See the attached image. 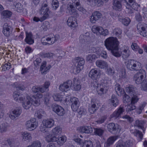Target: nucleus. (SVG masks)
Returning <instances> with one entry per match:
<instances>
[{"label": "nucleus", "instance_id": "24", "mask_svg": "<svg viewBox=\"0 0 147 147\" xmlns=\"http://www.w3.org/2000/svg\"><path fill=\"white\" fill-rule=\"evenodd\" d=\"M67 23L68 25L72 28H75L77 26L76 19L72 16H71L68 18Z\"/></svg>", "mask_w": 147, "mask_h": 147}, {"label": "nucleus", "instance_id": "22", "mask_svg": "<svg viewBox=\"0 0 147 147\" xmlns=\"http://www.w3.org/2000/svg\"><path fill=\"white\" fill-rule=\"evenodd\" d=\"M22 113V110L20 108H17L12 111V113L9 115L10 117L13 120L18 119Z\"/></svg>", "mask_w": 147, "mask_h": 147}, {"label": "nucleus", "instance_id": "20", "mask_svg": "<svg viewBox=\"0 0 147 147\" xmlns=\"http://www.w3.org/2000/svg\"><path fill=\"white\" fill-rule=\"evenodd\" d=\"M26 99L24 98V101H22V105L24 109H29L32 105L31 100L32 99V98L27 96Z\"/></svg>", "mask_w": 147, "mask_h": 147}, {"label": "nucleus", "instance_id": "45", "mask_svg": "<svg viewBox=\"0 0 147 147\" xmlns=\"http://www.w3.org/2000/svg\"><path fill=\"white\" fill-rule=\"evenodd\" d=\"M144 123V121L143 120H137L135 122V126L143 129Z\"/></svg>", "mask_w": 147, "mask_h": 147}, {"label": "nucleus", "instance_id": "14", "mask_svg": "<svg viewBox=\"0 0 147 147\" xmlns=\"http://www.w3.org/2000/svg\"><path fill=\"white\" fill-rule=\"evenodd\" d=\"M49 13L50 11L47 7V5L46 4H43L40 12V14L43 15L42 17L46 20L49 17Z\"/></svg>", "mask_w": 147, "mask_h": 147}, {"label": "nucleus", "instance_id": "29", "mask_svg": "<svg viewBox=\"0 0 147 147\" xmlns=\"http://www.w3.org/2000/svg\"><path fill=\"white\" fill-rule=\"evenodd\" d=\"M133 145V142L129 140L125 142H122L117 144L116 147H131Z\"/></svg>", "mask_w": 147, "mask_h": 147}, {"label": "nucleus", "instance_id": "13", "mask_svg": "<svg viewBox=\"0 0 147 147\" xmlns=\"http://www.w3.org/2000/svg\"><path fill=\"white\" fill-rule=\"evenodd\" d=\"M2 32L4 35L7 37H9L11 34L13 28L8 23H5L3 26Z\"/></svg>", "mask_w": 147, "mask_h": 147}, {"label": "nucleus", "instance_id": "7", "mask_svg": "<svg viewBox=\"0 0 147 147\" xmlns=\"http://www.w3.org/2000/svg\"><path fill=\"white\" fill-rule=\"evenodd\" d=\"M146 76V73L145 71L143 69L140 70L134 76V80L137 84H142L146 80L145 79Z\"/></svg>", "mask_w": 147, "mask_h": 147}, {"label": "nucleus", "instance_id": "5", "mask_svg": "<svg viewBox=\"0 0 147 147\" xmlns=\"http://www.w3.org/2000/svg\"><path fill=\"white\" fill-rule=\"evenodd\" d=\"M59 38L58 35L51 34L48 37L42 38L41 39V42L44 45H51L57 40Z\"/></svg>", "mask_w": 147, "mask_h": 147}, {"label": "nucleus", "instance_id": "55", "mask_svg": "<svg viewBox=\"0 0 147 147\" xmlns=\"http://www.w3.org/2000/svg\"><path fill=\"white\" fill-rule=\"evenodd\" d=\"M113 33L117 36H118L122 33V30L120 29L116 28L114 29Z\"/></svg>", "mask_w": 147, "mask_h": 147}, {"label": "nucleus", "instance_id": "63", "mask_svg": "<svg viewBox=\"0 0 147 147\" xmlns=\"http://www.w3.org/2000/svg\"><path fill=\"white\" fill-rule=\"evenodd\" d=\"M134 136L138 137L140 138V139H142L143 138V134L140 131L137 130L135 133Z\"/></svg>", "mask_w": 147, "mask_h": 147}, {"label": "nucleus", "instance_id": "21", "mask_svg": "<svg viewBox=\"0 0 147 147\" xmlns=\"http://www.w3.org/2000/svg\"><path fill=\"white\" fill-rule=\"evenodd\" d=\"M26 37L24 40L25 42L27 44L31 45L34 42V37L32 33L31 32L26 33Z\"/></svg>", "mask_w": 147, "mask_h": 147}, {"label": "nucleus", "instance_id": "9", "mask_svg": "<svg viewBox=\"0 0 147 147\" xmlns=\"http://www.w3.org/2000/svg\"><path fill=\"white\" fill-rule=\"evenodd\" d=\"M92 30L93 33L97 35L101 34L104 36L108 35L109 33L108 30H104L102 27L100 26H94L92 27Z\"/></svg>", "mask_w": 147, "mask_h": 147}, {"label": "nucleus", "instance_id": "12", "mask_svg": "<svg viewBox=\"0 0 147 147\" xmlns=\"http://www.w3.org/2000/svg\"><path fill=\"white\" fill-rule=\"evenodd\" d=\"M74 141L80 145V147H93L92 142L90 140H85L84 141L82 140L80 138L74 139Z\"/></svg>", "mask_w": 147, "mask_h": 147}, {"label": "nucleus", "instance_id": "56", "mask_svg": "<svg viewBox=\"0 0 147 147\" xmlns=\"http://www.w3.org/2000/svg\"><path fill=\"white\" fill-rule=\"evenodd\" d=\"M41 59L40 58H37L35 61H34V63L35 66L36 67H39L40 64L41 63Z\"/></svg>", "mask_w": 147, "mask_h": 147}, {"label": "nucleus", "instance_id": "23", "mask_svg": "<svg viewBox=\"0 0 147 147\" xmlns=\"http://www.w3.org/2000/svg\"><path fill=\"white\" fill-rule=\"evenodd\" d=\"M47 63L46 61H43L41 65L40 68V70L41 71V73L42 74H46L47 72L49 70L51 67V65H49L47 67H46Z\"/></svg>", "mask_w": 147, "mask_h": 147}, {"label": "nucleus", "instance_id": "15", "mask_svg": "<svg viewBox=\"0 0 147 147\" xmlns=\"http://www.w3.org/2000/svg\"><path fill=\"white\" fill-rule=\"evenodd\" d=\"M96 104H97V103L96 100L94 98H92L90 103L89 104L88 107V110L90 113H93L97 110Z\"/></svg>", "mask_w": 147, "mask_h": 147}, {"label": "nucleus", "instance_id": "38", "mask_svg": "<svg viewBox=\"0 0 147 147\" xmlns=\"http://www.w3.org/2000/svg\"><path fill=\"white\" fill-rule=\"evenodd\" d=\"M32 97L33 98H32V99L31 100L32 105L33 104L35 106L39 105L40 102V99L36 98L34 96H32Z\"/></svg>", "mask_w": 147, "mask_h": 147}, {"label": "nucleus", "instance_id": "53", "mask_svg": "<svg viewBox=\"0 0 147 147\" xmlns=\"http://www.w3.org/2000/svg\"><path fill=\"white\" fill-rule=\"evenodd\" d=\"M141 90L145 91L147 92V79H146L142 84Z\"/></svg>", "mask_w": 147, "mask_h": 147}, {"label": "nucleus", "instance_id": "60", "mask_svg": "<svg viewBox=\"0 0 147 147\" xmlns=\"http://www.w3.org/2000/svg\"><path fill=\"white\" fill-rule=\"evenodd\" d=\"M52 6L56 9L59 6V1L57 0H53L52 3Z\"/></svg>", "mask_w": 147, "mask_h": 147}, {"label": "nucleus", "instance_id": "33", "mask_svg": "<svg viewBox=\"0 0 147 147\" xmlns=\"http://www.w3.org/2000/svg\"><path fill=\"white\" fill-rule=\"evenodd\" d=\"M23 95L22 94H20V93L17 92H15L13 94V98L14 100L18 101V102H21L24 101Z\"/></svg>", "mask_w": 147, "mask_h": 147}, {"label": "nucleus", "instance_id": "48", "mask_svg": "<svg viewBox=\"0 0 147 147\" xmlns=\"http://www.w3.org/2000/svg\"><path fill=\"white\" fill-rule=\"evenodd\" d=\"M67 9L69 10V12L71 15L76 11V9L73 4L68 5Z\"/></svg>", "mask_w": 147, "mask_h": 147}, {"label": "nucleus", "instance_id": "6", "mask_svg": "<svg viewBox=\"0 0 147 147\" xmlns=\"http://www.w3.org/2000/svg\"><path fill=\"white\" fill-rule=\"evenodd\" d=\"M136 88L130 85L126 88V92L129 94L131 98V102L136 103L138 100V96L136 92Z\"/></svg>", "mask_w": 147, "mask_h": 147}, {"label": "nucleus", "instance_id": "43", "mask_svg": "<svg viewBox=\"0 0 147 147\" xmlns=\"http://www.w3.org/2000/svg\"><path fill=\"white\" fill-rule=\"evenodd\" d=\"M135 103L131 102V101L130 104L127 105L126 108V112H128L135 109L136 107L134 105Z\"/></svg>", "mask_w": 147, "mask_h": 147}, {"label": "nucleus", "instance_id": "32", "mask_svg": "<svg viewBox=\"0 0 147 147\" xmlns=\"http://www.w3.org/2000/svg\"><path fill=\"white\" fill-rule=\"evenodd\" d=\"M115 90L119 96H121L125 93L124 90L121 88V85L119 84H117L115 85Z\"/></svg>", "mask_w": 147, "mask_h": 147}, {"label": "nucleus", "instance_id": "61", "mask_svg": "<svg viewBox=\"0 0 147 147\" xmlns=\"http://www.w3.org/2000/svg\"><path fill=\"white\" fill-rule=\"evenodd\" d=\"M130 22V20L127 17H126L123 20L122 23L125 26H127Z\"/></svg>", "mask_w": 147, "mask_h": 147}, {"label": "nucleus", "instance_id": "26", "mask_svg": "<svg viewBox=\"0 0 147 147\" xmlns=\"http://www.w3.org/2000/svg\"><path fill=\"white\" fill-rule=\"evenodd\" d=\"M96 64L98 67L101 69L106 68L108 66L107 62L102 60H98L96 61Z\"/></svg>", "mask_w": 147, "mask_h": 147}, {"label": "nucleus", "instance_id": "51", "mask_svg": "<svg viewBox=\"0 0 147 147\" xmlns=\"http://www.w3.org/2000/svg\"><path fill=\"white\" fill-rule=\"evenodd\" d=\"M7 125L5 123H3L0 125V131L1 133L5 132L7 130Z\"/></svg>", "mask_w": 147, "mask_h": 147}, {"label": "nucleus", "instance_id": "64", "mask_svg": "<svg viewBox=\"0 0 147 147\" xmlns=\"http://www.w3.org/2000/svg\"><path fill=\"white\" fill-rule=\"evenodd\" d=\"M3 68L4 71L8 70L11 67V65L10 63H5L3 66Z\"/></svg>", "mask_w": 147, "mask_h": 147}, {"label": "nucleus", "instance_id": "8", "mask_svg": "<svg viewBox=\"0 0 147 147\" xmlns=\"http://www.w3.org/2000/svg\"><path fill=\"white\" fill-rule=\"evenodd\" d=\"M107 127L108 131L113 134H118L120 131V126L117 124L110 123L107 125Z\"/></svg>", "mask_w": 147, "mask_h": 147}, {"label": "nucleus", "instance_id": "50", "mask_svg": "<svg viewBox=\"0 0 147 147\" xmlns=\"http://www.w3.org/2000/svg\"><path fill=\"white\" fill-rule=\"evenodd\" d=\"M66 85V84L64 83L59 87V90L63 92L67 91L69 89V88Z\"/></svg>", "mask_w": 147, "mask_h": 147}, {"label": "nucleus", "instance_id": "25", "mask_svg": "<svg viewBox=\"0 0 147 147\" xmlns=\"http://www.w3.org/2000/svg\"><path fill=\"white\" fill-rule=\"evenodd\" d=\"M81 88L80 85V81L78 78H74L73 80V84L72 87L73 90L75 91L79 90Z\"/></svg>", "mask_w": 147, "mask_h": 147}, {"label": "nucleus", "instance_id": "62", "mask_svg": "<svg viewBox=\"0 0 147 147\" xmlns=\"http://www.w3.org/2000/svg\"><path fill=\"white\" fill-rule=\"evenodd\" d=\"M33 21L35 22H38L39 21L42 22L45 20L44 17H42L39 18L38 17L35 16L33 18Z\"/></svg>", "mask_w": 147, "mask_h": 147}, {"label": "nucleus", "instance_id": "57", "mask_svg": "<svg viewBox=\"0 0 147 147\" xmlns=\"http://www.w3.org/2000/svg\"><path fill=\"white\" fill-rule=\"evenodd\" d=\"M53 99L55 101H61L62 100L61 96L58 94H54L53 95Z\"/></svg>", "mask_w": 147, "mask_h": 147}, {"label": "nucleus", "instance_id": "44", "mask_svg": "<svg viewBox=\"0 0 147 147\" xmlns=\"http://www.w3.org/2000/svg\"><path fill=\"white\" fill-rule=\"evenodd\" d=\"M123 102L125 103H127L131 100V98L129 95L125 93L123 94Z\"/></svg>", "mask_w": 147, "mask_h": 147}, {"label": "nucleus", "instance_id": "16", "mask_svg": "<svg viewBox=\"0 0 147 147\" xmlns=\"http://www.w3.org/2000/svg\"><path fill=\"white\" fill-rule=\"evenodd\" d=\"M125 5L127 9L132 8L134 10L138 9L139 5L134 1V0H125Z\"/></svg>", "mask_w": 147, "mask_h": 147}, {"label": "nucleus", "instance_id": "36", "mask_svg": "<svg viewBox=\"0 0 147 147\" xmlns=\"http://www.w3.org/2000/svg\"><path fill=\"white\" fill-rule=\"evenodd\" d=\"M44 111L42 109L37 111L35 114V116L38 119H40L45 115Z\"/></svg>", "mask_w": 147, "mask_h": 147}, {"label": "nucleus", "instance_id": "40", "mask_svg": "<svg viewBox=\"0 0 147 147\" xmlns=\"http://www.w3.org/2000/svg\"><path fill=\"white\" fill-rule=\"evenodd\" d=\"M66 140V137L65 136H62L58 137L57 140V143L60 145H62Z\"/></svg>", "mask_w": 147, "mask_h": 147}, {"label": "nucleus", "instance_id": "31", "mask_svg": "<svg viewBox=\"0 0 147 147\" xmlns=\"http://www.w3.org/2000/svg\"><path fill=\"white\" fill-rule=\"evenodd\" d=\"M44 126L47 128H51L53 127L54 124V121L53 119H49L44 120L42 122Z\"/></svg>", "mask_w": 147, "mask_h": 147}, {"label": "nucleus", "instance_id": "27", "mask_svg": "<svg viewBox=\"0 0 147 147\" xmlns=\"http://www.w3.org/2000/svg\"><path fill=\"white\" fill-rule=\"evenodd\" d=\"M118 136H115L110 137L107 139L106 142L105 143V146L106 147H109L112 145L114 142L118 138Z\"/></svg>", "mask_w": 147, "mask_h": 147}, {"label": "nucleus", "instance_id": "35", "mask_svg": "<svg viewBox=\"0 0 147 147\" xmlns=\"http://www.w3.org/2000/svg\"><path fill=\"white\" fill-rule=\"evenodd\" d=\"M94 133L96 135L101 137L104 132V130L101 128H94Z\"/></svg>", "mask_w": 147, "mask_h": 147}, {"label": "nucleus", "instance_id": "30", "mask_svg": "<svg viewBox=\"0 0 147 147\" xmlns=\"http://www.w3.org/2000/svg\"><path fill=\"white\" fill-rule=\"evenodd\" d=\"M80 131L82 133L89 134L93 131V128L90 126H84L80 127Z\"/></svg>", "mask_w": 147, "mask_h": 147}, {"label": "nucleus", "instance_id": "59", "mask_svg": "<svg viewBox=\"0 0 147 147\" xmlns=\"http://www.w3.org/2000/svg\"><path fill=\"white\" fill-rule=\"evenodd\" d=\"M123 119H126L130 123L132 122L133 121V118L127 115H125L122 117Z\"/></svg>", "mask_w": 147, "mask_h": 147}, {"label": "nucleus", "instance_id": "34", "mask_svg": "<svg viewBox=\"0 0 147 147\" xmlns=\"http://www.w3.org/2000/svg\"><path fill=\"white\" fill-rule=\"evenodd\" d=\"M109 101L111 102V104L115 107H116L119 104V100L117 97L114 95H113L111 99Z\"/></svg>", "mask_w": 147, "mask_h": 147}, {"label": "nucleus", "instance_id": "52", "mask_svg": "<svg viewBox=\"0 0 147 147\" xmlns=\"http://www.w3.org/2000/svg\"><path fill=\"white\" fill-rule=\"evenodd\" d=\"M15 5L16 9L18 12H21L22 10V7L21 3H17L16 2H14V5Z\"/></svg>", "mask_w": 147, "mask_h": 147}, {"label": "nucleus", "instance_id": "37", "mask_svg": "<svg viewBox=\"0 0 147 147\" xmlns=\"http://www.w3.org/2000/svg\"><path fill=\"white\" fill-rule=\"evenodd\" d=\"M12 14V12L11 11L8 10H4L1 13L2 17L4 18H10Z\"/></svg>", "mask_w": 147, "mask_h": 147}, {"label": "nucleus", "instance_id": "1", "mask_svg": "<svg viewBox=\"0 0 147 147\" xmlns=\"http://www.w3.org/2000/svg\"><path fill=\"white\" fill-rule=\"evenodd\" d=\"M104 45L106 48L116 57H120L122 55L123 58L125 59L130 55V51L129 50L124 49L121 52L119 51V42L115 37H110L107 38L104 41Z\"/></svg>", "mask_w": 147, "mask_h": 147}, {"label": "nucleus", "instance_id": "17", "mask_svg": "<svg viewBox=\"0 0 147 147\" xmlns=\"http://www.w3.org/2000/svg\"><path fill=\"white\" fill-rule=\"evenodd\" d=\"M125 111L123 107H120L117 111H115L111 115V118L114 119H119L121 116V115Z\"/></svg>", "mask_w": 147, "mask_h": 147}, {"label": "nucleus", "instance_id": "42", "mask_svg": "<svg viewBox=\"0 0 147 147\" xmlns=\"http://www.w3.org/2000/svg\"><path fill=\"white\" fill-rule=\"evenodd\" d=\"M98 50L96 51V54L100 57H101L104 58H106L107 57L106 52L105 51H101L100 50H99L98 48Z\"/></svg>", "mask_w": 147, "mask_h": 147}, {"label": "nucleus", "instance_id": "54", "mask_svg": "<svg viewBox=\"0 0 147 147\" xmlns=\"http://www.w3.org/2000/svg\"><path fill=\"white\" fill-rule=\"evenodd\" d=\"M61 131V129L59 127H55L52 130L53 134L55 135H57L58 134H60Z\"/></svg>", "mask_w": 147, "mask_h": 147}, {"label": "nucleus", "instance_id": "3", "mask_svg": "<svg viewBox=\"0 0 147 147\" xmlns=\"http://www.w3.org/2000/svg\"><path fill=\"white\" fill-rule=\"evenodd\" d=\"M127 68L131 71H138L141 70V64L138 61L133 59L129 60L126 64Z\"/></svg>", "mask_w": 147, "mask_h": 147}, {"label": "nucleus", "instance_id": "18", "mask_svg": "<svg viewBox=\"0 0 147 147\" xmlns=\"http://www.w3.org/2000/svg\"><path fill=\"white\" fill-rule=\"evenodd\" d=\"M71 107L74 111H77L79 106V102L78 98L74 97L71 98Z\"/></svg>", "mask_w": 147, "mask_h": 147}, {"label": "nucleus", "instance_id": "10", "mask_svg": "<svg viewBox=\"0 0 147 147\" xmlns=\"http://www.w3.org/2000/svg\"><path fill=\"white\" fill-rule=\"evenodd\" d=\"M137 27L138 32L144 37L147 36V25L143 23L139 22Z\"/></svg>", "mask_w": 147, "mask_h": 147}, {"label": "nucleus", "instance_id": "19", "mask_svg": "<svg viewBox=\"0 0 147 147\" xmlns=\"http://www.w3.org/2000/svg\"><path fill=\"white\" fill-rule=\"evenodd\" d=\"M53 111L59 116H63L65 113V110L62 107L58 105H54Z\"/></svg>", "mask_w": 147, "mask_h": 147}, {"label": "nucleus", "instance_id": "41", "mask_svg": "<svg viewBox=\"0 0 147 147\" xmlns=\"http://www.w3.org/2000/svg\"><path fill=\"white\" fill-rule=\"evenodd\" d=\"M46 141L48 142H55L57 141V138L53 135L49 134L46 137Z\"/></svg>", "mask_w": 147, "mask_h": 147}, {"label": "nucleus", "instance_id": "46", "mask_svg": "<svg viewBox=\"0 0 147 147\" xmlns=\"http://www.w3.org/2000/svg\"><path fill=\"white\" fill-rule=\"evenodd\" d=\"M42 144L40 141H36L34 142L31 145L27 147H41Z\"/></svg>", "mask_w": 147, "mask_h": 147}, {"label": "nucleus", "instance_id": "39", "mask_svg": "<svg viewBox=\"0 0 147 147\" xmlns=\"http://www.w3.org/2000/svg\"><path fill=\"white\" fill-rule=\"evenodd\" d=\"M22 135L23 140L24 141L27 140H30L32 139L31 135L27 132L22 133Z\"/></svg>", "mask_w": 147, "mask_h": 147}, {"label": "nucleus", "instance_id": "58", "mask_svg": "<svg viewBox=\"0 0 147 147\" xmlns=\"http://www.w3.org/2000/svg\"><path fill=\"white\" fill-rule=\"evenodd\" d=\"M53 55L54 54L53 53H47L42 54V56L44 58H51L53 57Z\"/></svg>", "mask_w": 147, "mask_h": 147}, {"label": "nucleus", "instance_id": "49", "mask_svg": "<svg viewBox=\"0 0 147 147\" xmlns=\"http://www.w3.org/2000/svg\"><path fill=\"white\" fill-rule=\"evenodd\" d=\"M49 23L47 21L44 22L42 25L41 28L44 31H46L49 27Z\"/></svg>", "mask_w": 147, "mask_h": 147}, {"label": "nucleus", "instance_id": "4", "mask_svg": "<svg viewBox=\"0 0 147 147\" xmlns=\"http://www.w3.org/2000/svg\"><path fill=\"white\" fill-rule=\"evenodd\" d=\"M85 62V60L83 58L79 57L76 58L74 61L75 66L74 67H73V71L77 73H79L83 69Z\"/></svg>", "mask_w": 147, "mask_h": 147}, {"label": "nucleus", "instance_id": "2", "mask_svg": "<svg viewBox=\"0 0 147 147\" xmlns=\"http://www.w3.org/2000/svg\"><path fill=\"white\" fill-rule=\"evenodd\" d=\"M100 70L98 69L94 68L92 69L89 74V77L94 80H95L96 84H94V86L97 88V91L98 95L101 96H103L107 92L109 89V86L107 81L106 80H103V81L98 84L97 82V79L100 77Z\"/></svg>", "mask_w": 147, "mask_h": 147}, {"label": "nucleus", "instance_id": "11", "mask_svg": "<svg viewBox=\"0 0 147 147\" xmlns=\"http://www.w3.org/2000/svg\"><path fill=\"white\" fill-rule=\"evenodd\" d=\"M26 128L29 130H34L38 126V123L36 121L35 118H32L30 120L27 121L26 123Z\"/></svg>", "mask_w": 147, "mask_h": 147}, {"label": "nucleus", "instance_id": "28", "mask_svg": "<svg viewBox=\"0 0 147 147\" xmlns=\"http://www.w3.org/2000/svg\"><path fill=\"white\" fill-rule=\"evenodd\" d=\"M121 0H113V9L116 10L121 11L122 8L121 4Z\"/></svg>", "mask_w": 147, "mask_h": 147}, {"label": "nucleus", "instance_id": "47", "mask_svg": "<svg viewBox=\"0 0 147 147\" xmlns=\"http://www.w3.org/2000/svg\"><path fill=\"white\" fill-rule=\"evenodd\" d=\"M96 58V56L94 54H89L86 57V61L91 62L94 60Z\"/></svg>", "mask_w": 147, "mask_h": 147}]
</instances>
